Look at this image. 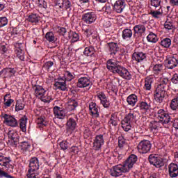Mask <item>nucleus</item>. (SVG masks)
Masks as SVG:
<instances>
[{"label":"nucleus","mask_w":178,"mask_h":178,"mask_svg":"<svg viewBox=\"0 0 178 178\" xmlns=\"http://www.w3.org/2000/svg\"><path fill=\"white\" fill-rule=\"evenodd\" d=\"M137 162V156L135 154H131L125 161V162L122 164H118L113 166L109 171V175L113 176V177H119L122 176L123 173H127L133 168L134 163Z\"/></svg>","instance_id":"f257e3e1"},{"label":"nucleus","mask_w":178,"mask_h":178,"mask_svg":"<svg viewBox=\"0 0 178 178\" xmlns=\"http://www.w3.org/2000/svg\"><path fill=\"white\" fill-rule=\"evenodd\" d=\"M107 69L114 73V74H118L122 79L125 80H131V74L130 72L127 70V69L124 68L123 66L120 65L118 62L114 60H108L107 61Z\"/></svg>","instance_id":"f03ea898"},{"label":"nucleus","mask_w":178,"mask_h":178,"mask_svg":"<svg viewBox=\"0 0 178 178\" xmlns=\"http://www.w3.org/2000/svg\"><path fill=\"white\" fill-rule=\"evenodd\" d=\"M34 95H35L38 98H40L41 101L43 102H50L51 101V95H49V92H47L44 88L41 86H37L34 88Z\"/></svg>","instance_id":"7ed1b4c3"},{"label":"nucleus","mask_w":178,"mask_h":178,"mask_svg":"<svg viewBox=\"0 0 178 178\" xmlns=\"http://www.w3.org/2000/svg\"><path fill=\"white\" fill-rule=\"evenodd\" d=\"M136 120V112L131 111L128 113L123 120H122L121 124L123 130L124 131H129L131 130V123Z\"/></svg>","instance_id":"20e7f679"},{"label":"nucleus","mask_w":178,"mask_h":178,"mask_svg":"<svg viewBox=\"0 0 178 178\" xmlns=\"http://www.w3.org/2000/svg\"><path fill=\"white\" fill-rule=\"evenodd\" d=\"M82 20L86 24H92L97 20V14L90 10H86L82 15Z\"/></svg>","instance_id":"39448f33"},{"label":"nucleus","mask_w":178,"mask_h":178,"mask_svg":"<svg viewBox=\"0 0 178 178\" xmlns=\"http://www.w3.org/2000/svg\"><path fill=\"white\" fill-rule=\"evenodd\" d=\"M152 144L148 140H141L137 145L138 152L139 154H148L151 151Z\"/></svg>","instance_id":"423d86ee"},{"label":"nucleus","mask_w":178,"mask_h":178,"mask_svg":"<svg viewBox=\"0 0 178 178\" xmlns=\"http://www.w3.org/2000/svg\"><path fill=\"white\" fill-rule=\"evenodd\" d=\"M1 118L3 119V122L6 126H9L10 127H17L19 125L17 120H16L14 115L3 113L1 114Z\"/></svg>","instance_id":"0eeeda50"},{"label":"nucleus","mask_w":178,"mask_h":178,"mask_svg":"<svg viewBox=\"0 0 178 178\" xmlns=\"http://www.w3.org/2000/svg\"><path fill=\"white\" fill-rule=\"evenodd\" d=\"M12 159L10 156H5L0 154V166H2L7 172H13V165L10 164Z\"/></svg>","instance_id":"6e6552de"},{"label":"nucleus","mask_w":178,"mask_h":178,"mask_svg":"<svg viewBox=\"0 0 178 178\" xmlns=\"http://www.w3.org/2000/svg\"><path fill=\"white\" fill-rule=\"evenodd\" d=\"M165 97H166V90H163V87L158 86L154 91V101H156L157 104H162L165 99Z\"/></svg>","instance_id":"1a4fd4ad"},{"label":"nucleus","mask_w":178,"mask_h":178,"mask_svg":"<svg viewBox=\"0 0 178 178\" xmlns=\"http://www.w3.org/2000/svg\"><path fill=\"white\" fill-rule=\"evenodd\" d=\"M156 118L159 119L162 123L168 124V123L170 122L171 117L169 113H166L165 109H159L156 113Z\"/></svg>","instance_id":"9d476101"},{"label":"nucleus","mask_w":178,"mask_h":178,"mask_svg":"<svg viewBox=\"0 0 178 178\" xmlns=\"http://www.w3.org/2000/svg\"><path fill=\"white\" fill-rule=\"evenodd\" d=\"M149 162L156 168H162L163 166V160L156 154H150L149 156Z\"/></svg>","instance_id":"9b49d317"},{"label":"nucleus","mask_w":178,"mask_h":178,"mask_svg":"<svg viewBox=\"0 0 178 178\" xmlns=\"http://www.w3.org/2000/svg\"><path fill=\"white\" fill-rule=\"evenodd\" d=\"M8 143L12 147H16L19 144V135L17 132L11 130L8 133Z\"/></svg>","instance_id":"f8f14e48"},{"label":"nucleus","mask_w":178,"mask_h":178,"mask_svg":"<svg viewBox=\"0 0 178 178\" xmlns=\"http://www.w3.org/2000/svg\"><path fill=\"white\" fill-rule=\"evenodd\" d=\"M76 119L77 116L75 115L68 119L66 123V129L67 131H69V133H73L74 130H76V127H77Z\"/></svg>","instance_id":"ddd939ff"},{"label":"nucleus","mask_w":178,"mask_h":178,"mask_svg":"<svg viewBox=\"0 0 178 178\" xmlns=\"http://www.w3.org/2000/svg\"><path fill=\"white\" fill-rule=\"evenodd\" d=\"M79 88H86V87H90L91 86V80L88 76H81L78 79L76 84Z\"/></svg>","instance_id":"4468645a"},{"label":"nucleus","mask_w":178,"mask_h":178,"mask_svg":"<svg viewBox=\"0 0 178 178\" xmlns=\"http://www.w3.org/2000/svg\"><path fill=\"white\" fill-rule=\"evenodd\" d=\"M89 113L92 118L99 117V107L97 106V103L94 102L89 103Z\"/></svg>","instance_id":"2eb2a0df"},{"label":"nucleus","mask_w":178,"mask_h":178,"mask_svg":"<svg viewBox=\"0 0 178 178\" xmlns=\"http://www.w3.org/2000/svg\"><path fill=\"white\" fill-rule=\"evenodd\" d=\"M126 8V1L124 0H117L113 5V10L116 13H122Z\"/></svg>","instance_id":"dca6fc26"},{"label":"nucleus","mask_w":178,"mask_h":178,"mask_svg":"<svg viewBox=\"0 0 178 178\" xmlns=\"http://www.w3.org/2000/svg\"><path fill=\"white\" fill-rule=\"evenodd\" d=\"M56 90H60L61 91H67V86H66V81L63 78H58L54 83Z\"/></svg>","instance_id":"f3484780"},{"label":"nucleus","mask_w":178,"mask_h":178,"mask_svg":"<svg viewBox=\"0 0 178 178\" xmlns=\"http://www.w3.org/2000/svg\"><path fill=\"white\" fill-rule=\"evenodd\" d=\"M132 59L138 62V63H140L147 59V54L143 51H135L132 54Z\"/></svg>","instance_id":"a211bd4d"},{"label":"nucleus","mask_w":178,"mask_h":178,"mask_svg":"<svg viewBox=\"0 0 178 178\" xmlns=\"http://www.w3.org/2000/svg\"><path fill=\"white\" fill-rule=\"evenodd\" d=\"M104 143L105 140H104L103 135L96 136L93 142V147L95 149H101V147L104 145Z\"/></svg>","instance_id":"6ab92c4d"},{"label":"nucleus","mask_w":178,"mask_h":178,"mask_svg":"<svg viewBox=\"0 0 178 178\" xmlns=\"http://www.w3.org/2000/svg\"><path fill=\"white\" fill-rule=\"evenodd\" d=\"M145 26L138 24L134 26V37H141L145 33Z\"/></svg>","instance_id":"aec40b11"},{"label":"nucleus","mask_w":178,"mask_h":178,"mask_svg":"<svg viewBox=\"0 0 178 178\" xmlns=\"http://www.w3.org/2000/svg\"><path fill=\"white\" fill-rule=\"evenodd\" d=\"M40 163L37 157H32L29 161V169L28 170L38 171Z\"/></svg>","instance_id":"412c9836"},{"label":"nucleus","mask_w":178,"mask_h":178,"mask_svg":"<svg viewBox=\"0 0 178 178\" xmlns=\"http://www.w3.org/2000/svg\"><path fill=\"white\" fill-rule=\"evenodd\" d=\"M164 70H165L163 69V64L158 63V64L153 65L152 72L154 74H155L156 76H159V75L161 76L163 74Z\"/></svg>","instance_id":"4be33fe9"},{"label":"nucleus","mask_w":178,"mask_h":178,"mask_svg":"<svg viewBox=\"0 0 178 178\" xmlns=\"http://www.w3.org/2000/svg\"><path fill=\"white\" fill-rule=\"evenodd\" d=\"M97 97L101 101V104L104 108H109V101H108V99H106V95H105L104 92L97 93Z\"/></svg>","instance_id":"5701e85b"},{"label":"nucleus","mask_w":178,"mask_h":178,"mask_svg":"<svg viewBox=\"0 0 178 178\" xmlns=\"http://www.w3.org/2000/svg\"><path fill=\"white\" fill-rule=\"evenodd\" d=\"M168 172L170 177H177L178 166L174 163H171L168 166Z\"/></svg>","instance_id":"b1692460"},{"label":"nucleus","mask_w":178,"mask_h":178,"mask_svg":"<svg viewBox=\"0 0 178 178\" xmlns=\"http://www.w3.org/2000/svg\"><path fill=\"white\" fill-rule=\"evenodd\" d=\"M53 111L55 118H57V119H65V116H66V113L62 108L58 106H55Z\"/></svg>","instance_id":"393cba45"},{"label":"nucleus","mask_w":178,"mask_h":178,"mask_svg":"<svg viewBox=\"0 0 178 178\" xmlns=\"http://www.w3.org/2000/svg\"><path fill=\"white\" fill-rule=\"evenodd\" d=\"M151 131L155 134L161 130V122L158 121H152L149 124Z\"/></svg>","instance_id":"a878e982"},{"label":"nucleus","mask_w":178,"mask_h":178,"mask_svg":"<svg viewBox=\"0 0 178 178\" xmlns=\"http://www.w3.org/2000/svg\"><path fill=\"white\" fill-rule=\"evenodd\" d=\"M2 76L4 77H12V76H15V73L16 71L13 68H5L0 72Z\"/></svg>","instance_id":"bb28decb"},{"label":"nucleus","mask_w":178,"mask_h":178,"mask_svg":"<svg viewBox=\"0 0 178 178\" xmlns=\"http://www.w3.org/2000/svg\"><path fill=\"white\" fill-rule=\"evenodd\" d=\"M152 83H154V76H148L145 79V90L147 91H150L152 86Z\"/></svg>","instance_id":"cd10ccee"},{"label":"nucleus","mask_w":178,"mask_h":178,"mask_svg":"<svg viewBox=\"0 0 178 178\" xmlns=\"http://www.w3.org/2000/svg\"><path fill=\"white\" fill-rule=\"evenodd\" d=\"M122 37L123 40L129 41L133 37V31L130 29H125L122 31Z\"/></svg>","instance_id":"c85d7f7f"},{"label":"nucleus","mask_w":178,"mask_h":178,"mask_svg":"<svg viewBox=\"0 0 178 178\" xmlns=\"http://www.w3.org/2000/svg\"><path fill=\"white\" fill-rule=\"evenodd\" d=\"M137 101H138V99L137 95L134 94L130 95L127 98V102L129 104V105H131V106H135L136 104H137Z\"/></svg>","instance_id":"c756f323"},{"label":"nucleus","mask_w":178,"mask_h":178,"mask_svg":"<svg viewBox=\"0 0 178 178\" xmlns=\"http://www.w3.org/2000/svg\"><path fill=\"white\" fill-rule=\"evenodd\" d=\"M176 66H177V58L172 57L167 60L168 69H175Z\"/></svg>","instance_id":"7c9ffc66"},{"label":"nucleus","mask_w":178,"mask_h":178,"mask_svg":"<svg viewBox=\"0 0 178 178\" xmlns=\"http://www.w3.org/2000/svg\"><path fill=\"white\" fill-rule=\"evenodd\" d=\"M19 127L24 133H26V131H27V118L26 116H24L20 119Z\"/></svg>","instance_id":"2f4dec72"},{"label":"nucleus","mask_w":178,"mask_h":178,"mask_svg":"<svg viewBox=\"0 0 178 178\" xmlns=\"http://www.w3.org/2000/svg\"><path fill=\"white\" fill-rule=\"evenodd\" d=\"M109 51L111 52V55H115L116 52H118V49H119V45L115 42H110L108 43Z\"/></svg>","instance_id":"473e14b6"},{"label":"nucleus","mask_w":178,"mask_h":178,"mask_svg":"<svg viewBox=\"0 0 178 178\" xmlns=\"http://www.w3.org/2000/svg\"><path fill=\"white\" fill-rule=\"evenodd\" d=\"M27 20L30 23H38L41 20V17L37 14H31L28 17Z\"/></svg>","instance_id":"72a5a7b5"},{"label":"nucleus","mask_w":178,"mask_h":178,"mask_svg":"<svg viewBox=\"0 0 178 178\" xmlns=\"http://www.w3.org/2000/svg\"><path fill=\"white\" fill-rule=\"evenodd\" d=\"M149 15H151L154 19H161L163 15V12H162V10H151Z\"/></svg>","instance_id":"f704fd0d"},{"label":"nucleus","mask_w":178,"mask_h":178,"mask_svg":"<svg viewBox=\"0 0 178 178\" xmlns=\"http://www.w3.org/2000/svg\"><path fill=\"white\" fill-rule=\"evenodd\" d=\"M15 102V100L13 99L10 98V94H6L4 96V105L7 108H9V106H11V105Z\"/></svg>","instance_id":"c9c22d12"},{"label":"nucleus","mask_w":178,"mask_h":178,"mask_svg":"<svg viewBox=\"0 0 178 178\" xmlns=\"http://www.w3.org/2000/svg\"><path fill=\"white\" fill-rule=\"evenodd\" d=\"M19 148H20L22 152H23V154H24V152H26L27 151H30V148H31V145L30 143H29L28 142H22V143H21Z\"/></svg>","instance_id":"e433bc0d"},{"label":"nucleus","mask_w":178,"mask_h":178,"mask_svg":"<svg viewBox=\"0 0 178 178\" xmlns=\"http://www.w3.org/2000/svg\"><path fill=\"white\" fill-rule=\"evenodd\" d=\"M77 102L76 100L71 99L67 103L68 111H74L77 108Z\"/></svg>","instance_id":"4c0bfd02"},{"label":"nucleus","mask_w":178,"mask_h":178,"mask_svg":"<svg viewBox=\"0 0 178 178\" xmlns=\"http://www.w3.org/2000/svg\"><path fill=\"white\" fill-rule=\"evenodd\" d=\"M118 123H119V118H118V115L113 114L108 121V124L110 126H118Z\"/></svg>","instance_id":"58836bf2"},{"label":"nucleus","mask_w":178,"mask_h":178,"mask_svg":"<svg viewBox=\"0 0 178 178\" xmlns=\"http://www.w3.org/2000/svg\"><path fill=\"white\" fill-rule=\"evenodd\" d=\"M45 38L47 41H49V42H56L57 40L52 32H47L45 35Z\"/></svg>","instance_id":"ea45409f"},{"label":"nucleus","mask_w":178,"mask_h":178,"mask_svg":"<svg viewBox=\"0 0 178 178\" xmlns=\"http://www.w3.org/2000/svg\"><path fill=\"white\" fill-rule=\"evenodd\" d=\"M73 79H74V75H73L72 72L69 71H65L64 72L63 80H65V81H72Z\"/></svg>","instance_id":"a19ab883"},{"label":"nucleus","mask_w":178,"mask_h":178,"mask_svg":"<svg viewBox=\"0 0 178 178\" xmlns=\"http://www.w3.org/2000/svg\"><path fill=\"white\" fill-rule=\"evenodd\" d=\"M95 52V49H94V47H88L85 49L83 54L86 56H91V55H94V53Z\"/></svg>","instance_id":"79ce46f5"},{"label":"nucleus","mask_w":178,"mask_h":178,"mask_svg":"<svg viewBox=\"0 0 178 178\" xmlns=\"http://www.w3.org/2000/svg\"><path fill=\"white\" fill-rule=\"evenodd\" d=\"M147 40L149 42H153L155 43L158 41V36L155 35L154 33H150L147 36Z\"/></svg>","instance_id":"37998d69"},{"label":"nucleus","mask_w":178,"mask_h":178,"mask_svg":"<svg viewBox=\"0 0 178 178\" xmlns=\"http://www.w3.org/2000/svg\"><path fill=\"white\" fill-rule=\"evenodd\" d=\"M27 178H40V172L38 171L28 170Z\"/></svg>","instance_id":"c03bdc74"},{"label":"nucleus","mask_w":178,"mask_h":178,"mask_svg":"<svg viewBox=\"0 0 178 178\" xmlns=\"http://www.w3.org/2000/svg\"><path fill=\"white\" fill-rule=\"evenodd\" d=\"M24 109V104L22 99L17 100V103L15 104V111L16 112H19V111H23Z\"/></svg>","instance_id":"a18cd8bd"},{"label":"nucleus","mask_w":178,"mask_h":178,"mask_svg":"<svg viewBox=\"0 0 178 178\" xmlns=\"http://www.w3.org/2000/svg\"><path fill=\"white\" fill-rule=\"evenodd\" d=\"M172 44V40L169 38H165L161 42V45L164 48H169Z\"/></svg>","instance_id":"49530a36"},{"label":"nucleus","mask_w":178,"mask_h":178,"mask_svg":"<svg viewBox=\"0 0 178 178\" xmlns=\"http://www.w3.org/2000/svg\"><path fill=\"white\" fill-rule=\"evenodd\" d=\"M95 28L93 26L89 27L88 29L85 30V34L87 37H90V35H95Z\"/></svg>","instance_id":"de8ad7c7"},{"label":"nucleus","mask_w":178,"mask_h":178,"mask_svg":"<svg viewBox=\"0 0 178 178\" xmlns=\"http://www.w3.org/2000/svg\"><path fill=\"white\" fill-rule=\"evenodd\" d=\"M170 106L171 109H172V111H176V109H177V108H178V100H177L176 97H175L174 99H172L171 100V102L170 104Z\"/></svg>","instance_id":"09e8293b"},{"label":"nucleus","mask_w":178,"mask_h":178,"mask_svg":"<svg viewBox=\"0 0 178 178\" xmlns=\"http://www.w3.org/2000/svg\"><path fill=\"white\" fill-rule=\"evenodd\" d=\"M36 123L38 127H45L47 126V122L42 118H38Z\"/></svg>","instance_id":"8fccbe9b"},{"label":"nucleus","mask_w":178,"mask_h":178,"mask_svg":"<svg viewBox=\"0 0 178 178\" xmlns=\"http://www.w3.org/2000/svg\"><path fill=\"white\" fill-rule=\"evenodd\" d=\"M168 84H169V79L168 78H161L160 79V84H159L158 86H161V87H163V90H165Z\"/></svg>","instance_id":"3c124183"},{"label":"nucleus","mask_w":178,"mask_h":178,"mask_svg":"<svg viewBox=\"0 0 178 178\" xmlns=\"http://www.w3.org/2000/svg\"><path fill=\"white\" fill-rule=\"evenodd\" d=\"M149 108H151V104H149L145 102H142L140 104V108L141 109V111H148V109H149Z\"/></svg>","instance_id":"603ef678"},{"label":"nucleus","mask_w":178,"mask_h":178,"mask_svg":"<svg viewBox=\"0 0 178 178\" xmlns=\"http://www.w3.org/2000/svg\"><path fill=\"white\" fill-rule=\"evenodd\" d=\"M15 52L20 60H24V51H23V49H15Z\"/></svg>","instance_id":"864d4df0"},{"label":"nucleus","mask_w":178,"mask_h":178,"mask_svg":"<svg viewBox=\"0 0 178 178\" xmlns=\"http://www.w3.org/2000/svg\"><path fill=\"white\" fill-rule=\"evenodd\" d=\"M8 24V18L6 17H0V29L2 27H5Z\"/></svg>","instance_id":"5fc2aeb1"},{"label":"nucleus","mask_w":178,"mask_h":178,"mask_svg":"<svg viewBox=\"0 0 178 178\" xmlns=\"http://www.w3.org/2000/svg\"><path fill=\"white\" fill-rule=\"evenodd\" d=\"M72 8V3L69 0H63V8L70 9Z\"/></svg>","instance_id":"6e6d98bb"},{"label":"nucleus","mask_w":178,"mask_h":178,"mask_svg":"<svg viewBox=\"0 0 178 178\" xmlns=\"http://www.w3.org/2000/svg\"><path fill=\"white\" fill-rule=\"evenodd\" d=\"M118 145L120 148H123V147L126 145V140L123 136H120L118 138Z\"/></svg>","instance_id":"4d7b16f0"},{"label":"nucleus","mask_w":178,"mask_h":178,"mask_svg":"<svg viewBox=\"0 0 178 178\" xmlns=\"http://www.w3.org/2000/svg\"><path fill=\"white\" fill-rule=\"evenodd\" d=\"M60 147L61 149H63V151H66V149H67V148H69V143H67V141H66V140H63L60 143Z\"/></svg>","instance_id":"13d9d810"},{"label":"nucleus","mask_w":178,"mask_h":178,"mask_svg":"<svg viewBox=\"0 0 178 178\" xmlns=\"http://www.w3.org/2000/svg\"><path fill=\"white\" fill-rule=\"evenodd\" d=\"M72 42H77L79 40H80V35H79V33L76 32H72Z\"/></svg>","instance_id":"bf43d9fd"},{"label":"nucleus","mask_w":178,"mask_h":178,"mask_svg":"<svg viewBox=\"0 0 178 178\" xmlns=\"http://www.w3.org/2000/svg\"><path fill=\"white\" fill-rule=\"evenodd\" d=\"M150 5L154 8H158L161 6V0H150Z\"/></svg>","instance_id":"052dcab7"},{"label":"nucleus","mask_w":178,"mask_h":178,"mask_svg":"<svg viewBox=\"0 0 178 178\" xmlns=\"http://www.w3.org/2000/svg\"><path fill=\"white\" fill-rule=\"evenodd\" d=\"M148 15L146 14L143 15L140 17V23L143 24H147V23H148Z\"/></svg>","instance_id":"680f3d73"},{"label":"nucleus","mask_w":178,"mask_h":178,"mask_svg":"<svg viewBox=\"0 0 178 178\" xmlns=\"http://www.w3.org/2000/svg\"><path fill=\"white\" fill-rule=\"evenodd\" d=\"M53 66H54V62L47 61L44 63V65H43V67L46 69V70H49V69H51V67H52Z\"/></svg>","instance_id":"e2e57ef3"},{"label":"nucleus","mask_w":178,"mask_h":178,"mask_svg":"<svg viewBox=\"0 0 178 178\" xmlns=\"http://www.w3.org/2000/svg\"><path fill=\"white\" fill-rule=\"evenodd\" d=\"M38 5L39 8H43L44 9H47V5L45 0H38Z\"/></svg>","instance_id":"0e129e2a"},{"label":"nucleus","mask_w":178,"mask_h":178,"mask_svg":"<svg viewBox=\"0 0 178 178\" xmlns=\"http://www.w3.org/2000/svg\"><path fill=\"white\" fill-rule=\"evenodd\" d=\"M164 27L166 30H172L173 29V24L171 22H165L164 24Z\"/></svg>","instance_id":"69168bd1"},{"label":"nucleus","mask_w":178,"mask_h":178,"mask_svg":"<svg viewBox=\"0 0 178 178\" xmlns=\"http://www.w3.org/2000/svg\"><path fill=\"white\" fill-rule=\"evenodd\" d=\"M171 81L174 84H178V74H175L173 75L172 78L171 79Z\"/></svg>","instance_id":"338daca9"},{"label":"nucleus","mask_w":178,"mask_h":178,"mask_svg":"<svg viewBox=\"0 0 178 178\" xmlns=\"http://www.w3.org/2000/svg\"><path fill=\"white\" fill-rule=\"evenodd\" d=\"M14 46L15 49H23V44L22 42H15Z\"/></svg>","instance_id":"774afa93"}]
</instances>
